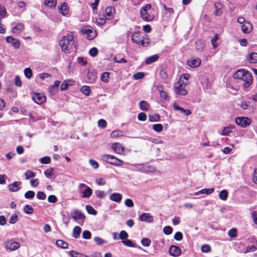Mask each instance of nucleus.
<instances>
[{
  "label": "nucleus",
  "mask_w": 257,
  "mask_h": 257,
  "mask_svg": "<svg viewBox=\"0 0 257 257\" xmlns=\"http://www.w3.org/2000/svg\"><path fill=\"white\" fill-rule=\"evenodd\" d=\"M91 234L89 231L85 230L82 233V237L85 239H89L91 238Z\"/></svg>",
  "instance_id": "56"
},
{
  "label": "nucleus",
  "mask_w": 257,
  "mask_h": 257,
  "mask_svg": "<svg viewBox=\"0 0 257 257\" xmlns=\"http://www.w3.org/2000/svg\"><path fill=\"white\" fill-rule=\"evenodd\" d=\"M81 32L82 34L87 35V39L88 40H92L96 36V32L91 27L88 26L83 27L81 30Z\"/></svg>",
  "instance_id": "6"
},
{
  "label": "nucleus",
  "mask_w": 257,
  "mask_h": 257,
  "mask_svg": "<svg viewBox=\"0 0 257 257\" xmlns=\"http://www.w3.org/2000/svg\"><path fill=\"white\" fill-rule=\"evenodd\" d=\"M81 231V229L79 226H75L73 230V237L75 238H78L80 235Z\"/></svg>",
  "instance_id": "30"
},
{
  "label": "nucleus",
  "mask_w": 257,
  "mask_h": 257,
  "mask_svg": "<svg viewBox=\"0 0 257 257\" xmlns=\"http://www.w3.org/2000/svg\"><path fill=\"white\" fill-rule=\"evenodd\" d=\"M102 160L115 166H121L124 162L111 155L103 154L101 156Z\"/></svg>",
  "instance_id": "4"
},
{
  "label": "nucleus",
  "mask_w": 257,
  "mask_h": 257,
  "mask_svg": "<svg viewBox=\"0 0 257 257\" xmlns=\"http://www.w3.org/2000/svg\"><path fill=\"white\" fill-rule=\"evenodd\" d=\"M144 76L145 75L143 72H138L133 75V78L135 80H138L143 78Z\"/></svg>",
  "instance_id": "57"
},
{
  "label": "nucleus",
  "mask_w": 257,
  "mask_h": 257,
  "mask_svg": "<svg viewBox=\"0 0 257 257\" xmlns=\"http://www.w3.org/2000/svg\"><path fill=\"white\" fill-rule=\"evenodd\" d=\"M159 58L158 54H155L148 57L146 60V63L147 64H150L153 62L156 61Z\"/></svg>",
  "instance_id": "26"
},
{
  "label": "nucleus",
  "mask_w": 257,
  "mask_h": 257,
  "mask_svg": "<svg viewBox=\"0 0 257 257\" xmlns=\"http://www.w3.org/2000/svg\"><path fill=\"white\" fill-rule=\"evenodd\" d=\"M57 0H45L44 5L49 8H54L56 7Z\"/></svg>",
  "instance_id": "31"
},
{
  "label": "nucleus",
  "mask_w": 257,
  "mask_h": 257,
  "mask_svg": "<svg viewBox=\"0 0 257 257\" xmlns=\"http://www.w3.org/2000/svg\"><path fill=\"white\" fill-rule=\"evenodd\" d=\"M44 174L47 178H50L53 175V169L52 168L46 170Z\"/></svg>",
  "instance_id": "61"
},
{
  "label": "nucleus",
  "mask_w": 257,
  "mask_h": 257,
  "mask_svg": "<svg viewBox=\"0 0 257 257\" xmlns=\"http://www.w3.org/2000/svg\"><path fill=\"white\" fill-rule=\"evenodd\" d=\"M59 12L63 16L66 15L68 13L67 5L65 3H63L59 8Z\"/></svg>",
  "instance_id": "29"
},
{
  "label": "nucleus",
  "mask_w": 257,
  "mask_h": 257,
  "mask_svg": "<svg viewBox=\"0 0 257 257\" xmlns=\"http://www.w3.org/2000/svg\"><path fill=\"white\" fill-rule=\"evenodd\" d=\"M115 10L113 7H108L105 9V17L107 20H110L113 18Z\"/></svg>",
  "instance_id": "16"
},
{
  "label": "nucleus",
  "mask_w": 257,
  "mask_h": 257,
  "mask_svg": "<svg viewBox=\"0 0 257 257\" xmlns=\"http://www.w3.org/2000/svg\"><path fill=\"white\" fill-rule=\"evenodd\" d=\"M98 50L96 48L93 47L90 49L89 54L92 57H95L97 55Z\"/></svg>",
  "instance_id": "59"
},
{
  "label": "nucleus",
  "mask_w": 257,
  "mask_h": 257,
  "mask_svg": "<svg viewBox=\"0 0 257 257\" xmlns=\"http://www.w3.org/2000/svg\"><path fill=\"white\" fill-rule=\"evenodd\" d=\"M232 127H224L221 133L222 136H228L229 134L231 132V129L232 128Z\"/></svg>",
  "instance_id": "51"
},
{
  "label": "nucleus",
  "mask_w": 257,
  "mask_h": 257,
  "mask_svg": "<svg viewBox=\"0 0 257 257\" xmlns=\"http://www.w3.org/2000/svg\"><path fill=\"white\" fill-rule=\"evenodd\" d=\"M71 217L74 220H81L82 221V223L85 219V216L84 214L80 210L77 209L74 210L70 213Z\"/></svg>",
  "instance_id": "8"
},
{
  "label": "nucleus",
  "mask_w": 257,
  "mask_h": 257,
  "mask_svg": "<svg viewBox=\"0 0 257 257\" xmlns=\"http://www.w3.org/2000/svg\"><path fill=\"white\" fill-rule=\"evenodd\" d=\"M24 74L27 78H30L33 74L32 70L30 68H27L24 70Z\"/></svg>",
  "instance_id": "50"
},
{
  "label": "nucleus",
  "mask_w": 257,
  "mask_h": 257,
  "mask_svg": "<svg viewBox=\"0 0 257 257\" xmlns=\"http://www.w3.org/2000/svg\"><path fill=\"white\" fill-rule=\"evenodd\" d=\"M40 162L42 164H48L51 162V158L49 157H44L40 159Z\"/></svg>",
  "instance_id": "48"
},
{
  "label": "nucleus",
  "mask_w": 257,
  "mask_h": 257,
  "mask_svg": "<svg viewBox=\"0 0 257 257\" xmlns=\"http://www.w3.org/2000/svg\"><path fill=\"white\" fill-rule=\"evenodd\" d=\"M59 45L63 51L68 53L76 50V43L72 34L64 36L59 42Z\"/></svg>",
  "instance_id": "1"
},
{
  "label": "nucleus",
  "mask_w": 257,
  "mask_h": 257,
  "mask_svg": "<svg viewBox=\"0 0 257 257\" xmlns=\"http://www.w3.org/2000/svg\"><path fill=\"white\" fill-rule=\"evenodd\" d=\"M173 231L172 228L170 226H166L163 228V232L166 235H170Z\"/></svg>",
  "instance_id": "52"
},
{
  "label": "nucleus",
  "mask_w": 257,
  "mask_h": 257,
  "mask_svg": "<svg viewBox=\"0 0 257 257\" xmlns=\"http://www.w3.org/2000/svg\"><path fill=\"white\" fill-rule=\"evenodd\" d=\"M214 191V188H211L209 189H203L199 191V192L201 193V194H210L213 193Z\"/></svg>",
  "instance_id": "43"
},
{
  "label": "nucleus",
  "mask_w": 257,
  "mask_h": 257,
  "mask_svg": "<svg viewBox=\"0 0 257 257\" xmlns=\"http://www.w3.org/2000/svg\"><path fill=\"white\" fill-rule=\"evenodd\" d=\"M109 199L113 201L119 203L122 199V196L119 193H113L110 195Z\"/></svg>",
  "instance_id": "21"
},
{
  "label": "nucleus",
  "mask_w": 257,
  "mask_h": 257,
  "mask_svg": "<svg viewBox=\"0 0 257 257\" xmlns=\"http://www.w3.org/2000/svg\"><path fill=\"white\" fill-rule=\"evenodd\" d=\"M143 38L142 34L140 33H134L132 36V41L135 43H139V40Z\"/></svg>",
  "instance_id": "24"
},
{
  "label": "nucleus",
  "mask_w": 257,
  "mask_h": 257,
  "mask_svg": "<svg viewBox=\"0 0 257 257\" xmlns=\"http://www.w3.org/2000/svg\"><path fill=\"white\" fill-rule=\"evenodd\" d=\"M139 106L141 110L147 111L149 108L150 105L147 101L142 100L139 102Z\"/></svg>",
  "instance_id": "27"
},
{
  "label": "nucleus",
  "mask_w": 257,
  "mask_h": 257,
  "mask_svg": "<svg viewBox=\"0 0 257 257\" xmlns=\"http://www.w3.org/2000/svg\"><path fill=\"white\" fill-rule=\"evenodd\" d=\"M252 29V25L249 22L244 23L241 26V30L243 33H249Z\"/></svg>",
  "instance_id": "20"
},
{
  "label": "nucleus",
  "mask_w": 257,
  "mask_h": 257,
  "mask_svg": "<svg viewBox=\"0 0 257 257\" xmlns=\"http://www.w3.org/2000/svg\"><path fill=\"white\" fill-rule=\"evenodd\" d=\"M109 73L108 72H103L100 77L101 80L105 83H108L109 78Z\"/></svg>",
  "instance_id": "34"
},
{
  "label": "nucleus",
  "mask_w": 257,
  "mask_h": 257,
  "mask_svg": "<svg viewBox=\"0 0 257 257\" xmlns=\"http://www.w3.org/2000/svg\"><path fill=\"white\" fill-rule=\"evenodd\" d=\"M160 120V116L157 113L150 114L149 116V120L151 122H156Z\"/></svg>",
  "instance_id": "33"
},
{
  "label": "nucleus",
  "mask_w": 257,
  "mask_h": 257,
  "mask_svg": "<svg viewBox=\"0 0 257 257\" xmlns=\"http://www.w3.org/2000/svg\"><path fill=\"white\" fill-rule=\"evenodd\" d=\"M26 179L28 180L35 176V174L31 170L27 171L25 173Z\"/></svg>",
  "instance_id": "46"
},
{
  "label": "nucleus",
  "mask_w": 257,
  "mask_h": 257,
  "mask_svg": "<svg viewBox=\"0 0 257 257\" xmlns=\"http://www.w3.org/2000/svg\"><path fill=\"white\" fill-rule=\"evenodd\" d=\"M201 250L202 252H205V253H208L211 250V247L208 244H204L202 245L201 247Z\"/></svg>",
  "instance_id": "49"
},
{
  "label": "nucleus",
  "mask_w": 257,
  "mask_h": 257,
  "mask_svg": "<svg viewBox=\"0 0 257 257\" xmlns=\"http://www.w3.org/2000/svg\"><path fill=\"white\" fill-rule=\"evenodd\" d=\"M186 85L185 83L181 81L175 83L174 86V91L179 95H186L188 92L185 88Z\"/></svg>",
  "instance_id": "5"
},
{
  "label": "nucleus",
  "mask_w": 257,
  "mask_h": 257,
  "mask_svg": "<svg viewBox=\"0 0 257 257\" xmlns=\"http://www.w3.org/2000/svg\"><path fill=\"white\" fill-rule=\"evenodd\" d=\"M6 42L8 43H11L15 49H18L20 46V41L12 36L7 37L6 38Z\"/></svg>",
  "instance_id": "17"
},
{
  "label": "nucleus",
  "mask_w": 257,
  "mask_h": 257,
  "mask_svg": "<svg viewBox=\"0 0 257 257\" xmlns=\"http://www.w3.org/2000/svg\"><path fill=\"white\" fill-rule=\"evenodd\" d=\"M151 7V5L148 4L141 8L140 10V15L144 21L150 22L154 20V16L150 12Z\"/></svg>",
  "instance_id": "3"
},
{
  "label": "nucleus",
  "mask_w": 257,
  "mask_h": 257,
  "mask_svg": "<svg viewBox=\"0 0 257 257\" xmlns=\"http://www.w3.org/2000/svg\"><path fill=\"white\" fill-rule=\"evenodd\" d=\"M21 182L16 181L8 186L9 189L11 192H17L21 189Z\"/></svg>",
  "instance_id": "18"
},
{
  "label": "nucleus",
  "mask_w": 257,
  "mask_h": 257,
  "mask_svg": "<svg viewBox=\"0 0 257 257\" xmlns=\"http://www.w3.org/2000/svg\"><path fill=\"white\" fill-rule=\"evenodd\" d=\"M97 77V72L95 70H88L86 82L89 83H93L96 81Z\"/></svg>",
  "instance_id": "9"
},
{
  "label": "nucleus",
  "mask_w": 257,
  "mask_h": 257,
  "mask_svg": "<svg viewBox=\"0 0 257 257\" xmlns=\"http://www.w3.org/2000/svg\"><path fill=\"white\" fill-rule=\"evenodd\" d=\"M154 217L149 213H144L139 217V220L141 221L152 223L153 222Z\"/></svg>",
  "instance_id": "13"
},
{
  "label": "nucleus",
  "mask_w": 257,
  "mask_h": 257,
  "mask_svg": "<svg viewBox=\"0 0 257 257\" xmlns=\"http://www.w3.org/2000/svg\"><path fill=\"white\" fill-rule=\"evenodd\" d=\"M156 171V168L153 165L145 166V173H153Z\"/></svg>",
  "instance_id": "44"
},
{
  "label": "nucleus",
  "mask_w": 257,
  "mask_h": 257,
  "mask_svg": "<svg viewBox=\"0 0 257 257\" xmlns=\"http://www.w3.org/2000/svg\"><path fill=\"white\" fill-rule=\"evenodd\" d=\"M163 128V127L162 124L160 123L155 124L152 126V128L154 130V131L157 133H160L162 132Z\"/></svg>",
  "instance_id": "41"
},
{
  "label": "nucleus",
  "mask_w": 257,
  "mask_h": 257,
  "mask_svg": "<svg viewBox=\"0 0 257 257\" xmlns=\"http://www.w3.org/2000/svg\"><path fill=\"white\" fill-rule=\"evenodd\" d=\"M24 210L25 212L28 214H31L34 212V209H33V207H32V206L28 205V204L26 205L24 207Z\"/></svg>",
  "instance_id": "42"
},
{
  "label": "nucleus",
  "mask_w": 257,
  "mask_h": 257,
  "mask_svg": "<svg viewBox=\"0 0 257 257\" xmlns=\"http://www.w3.org/2000/svg\"><path fill=\"white\" fill-rule=\"evenodd\" d=\"M251 120L246 117H238L235 119V123L241 127L244 128L251 124Z\"/></svg>",
  "instance_id": "7"
},
{
  "label": "nucleus",
  "mask_w": 257,
  "mask_h": 257,
  "mask_svg": "<svg viewBox=\"0 0 257 257\" xmlns=\"http://www.w3.org/2000/svg\"><path fill=\"white\" fill-rule=\"evenodd\" d=\"M174 238L175 240L180 241L183 238V235L181 232H177L174 235Z\"/></svg>",
  "instance_id": "62"
},
{
  "label": "nucleus",
  "mask_w": 257,
  "mask_h": 257,
  "mask_svg": "<svg viewBox=\"0 0 257 257\" xmlns=\"http://www.w3.org/2000/svg\"><path fill=\"white\" fill-rule=\"evenodd\" d=\"M256 249H257L256 247L253 244V245H252L251 246H248L246 247V250L245 251H243V252L244 253H246L248 252H253V251H255Z\"/></svg>",
  "instance_id": "47"
},
{
  "label": "nucleus",
  "mask_w": 257,
  "mask_h": 257,
  "mask_svg": "<svg viewBox=\"0 0 257 257\" xmlns=\"http://www.w3.org/2000/svg\"><path fill=\"white\" fill-rule=\"evenodd\" d=\"M33 100L37 104H41L46 100V96L41 93H35L33 95Z\"/></svg>",
  "instance_id": "10"
},
{
  "label": "nucleus",
  "mask_w": 257,
  "mask_h": 257,
  "mask_svg": "<svg viewBox=\"0 0 257 257\" xmlns=\"http://www.w3.org/2000/svg\"><path fill=\"white\" fill-rule=\"evenodd\" d=\"M35 192L33 191H28L26 192L25 194V197L26 199H32L35 196Z\"/></svg>",
  "instance_id": "45"
},
{
  "label": "nucleus",
  "mask_w": 257,
  "mask_h": 257,
  "mask_svg": "<svg viewBox=\"0 0 257 257\" xmlns=\"http://www.w3.org/2000/svg\"><path fill=\"white\" fill-rule=\"evenodd\" d=\"M132 166H133L137 171L145 173V166L144 164H133Z\"/></svg>",
  "instance_id": "35"
},
{
  "label": "nucleus",
  "mask_w": 257,
  "mask_h": 257,
  "mask_svg": "<svg viewBox=\"0 0 257 257\" xmlns=\"http://www.w3.org/2000/svg\"><path fill=\"white\" fill-rule=\"evenodd\" d=\"M112 149L115 153L118 154H122L124 151V148L118 143L113 144L112 146Z\"/></svg>",
  "instance_id": "19"
},
{
  "label": "nucleus",
  "mask_w": 257,
  "mask_h": 257,
  "mask_svg": "<svg viewBox=\"0 0 257 257\" xmlns=\"http://www.w3.org/2000/svg\"><path fill=\"white\" fill-rule=\"evenodd\" d=\"M219 197L222 200H226L228 197L227 192L225 190H222L219 194Z\"/></svg>",
  "instance_id": "40"
},
{
  "label": "nucleus",
  "mask_w": 257,
  "mask_h": 257,
  "mask_svg": "<svg viewBox=\"0 0 257 257\" xmlns=\"http://www.w3.org/2000/svg\"><path fill=\"white\" fill-rule=\"evenodd\" d=\"M128 236V234L125 231L122 230L119 233V239L124 240V239H127Z\"/></svg>",
  "instance_id": "53"
},
{
  "label": "nucleus",
  "mask_w": 257,
  "mask_h": 257,
  "mask_svg": "<svg viewBox=\"0 0 257 257\" xmlns=\"http://www.w3.org/2000/svg\"><path fill=\"white\" fill-rule=\"evenodd\" d=\"M107 122L103 119H101L98 121V125L99 127L105 128L106 126Z\"/></svg>",
  "instance_id": "64"
},
{
  "label": "nucleus",
  "mask_w": 257,
  "mask_h": 257,
  "mask_svg": "<svg viewBox=\"0 0 257 257\" xmlns=\"http://www.w3.org/2000/svg\"><path fill=\"white\" fill-rule=\"evenodd\" d=\"M5 247L7 249L15 250L20 247V244L19 243L16 241L9 240L6 242Z\"/></svg>",
  "instance_id": "11"
},
{
  "label": "nucleus",
  "mask_w": 257,
  "mask_h": 257,
  "mask_svg": "<svg viewBox=\"0 0 257 257\" xmlns=\"http://www.w3.org/2000/svg\"><path fill=\"white\" fill-rule=\"evenodd\" d=\"M201 60L198 58H191L187 61L188 66L192 68L198 67L201 64Z\"/></svg>",
  "instance_id": "12"
},
{
  "label": "nucleus",
  "mask_w": 257,
  "mask_h": 257,
  "mask_svg": "<svg viewBox=\"0 0 257 257\" xmlns=\"http://www.w3.org/2000/svg\"><path fill=\"white\" fill-rule=\"evenodd\" d=\"M122 136V132L120 130H116L111 132L110 137L115 138Z\"/></svg>",
  "instance_id": "37"
},
{
  "label": "nucleus",
  "mask_w": 257,
  "mask_h": 257,
  "mask_svg": "<svg viewBox=\"0 0 257 257\" xmlns=\"http://www.w3.org/2000/svg\"><path fill=\"white\" fill-rule=\"evenodd\" d=\"M86 210L88 213L89 214H92L93 215H96L97 214V211L91 206L86 205L85 206Z\"/></svg>",
  "instance_id": "39"
},
{
  "label": "nucleus",
  "mask_w": 257,
  "mask_h": 257,
  "mask_svg": "<svg viewBox=\"0 0 257 257\" xmlns=\"http://www.w3.org/2000/svg\"><path fill=\"white\" fill-rule=\"evenodd\" d=\"M72 81L69 80L68 81L65 80L60 86L61 90H65L68 88V86L72 84Z\"/></svg>",
  "instance_id": "32"
},
{
  "label": "nucleus",
  "mask_w": 257,
  "mask_h": 257,
  "mask_svg": "<svg viewBox=\"0 0 257 257\" xmlns=\"http://www.w3.org/2000/svg\"><path fill=\"white\" fill-rule=\"evenodd\" d=\"M142 244L144 246H149L150 245L151 241L148 238H143L141 241Z\"/></svg>",
  "instance_id": "54"
},
{
  "label": "nucleus",
  "mask_w": 257,
  "mask_h": 257,
  "mask_svg": "<svg viewBox=\"0 0 257 257\" xmlns=\"http://www.w3.org/2000/svg\"><path fill=\"white\" fill-rule=\"evenodd\" d=\"M95 194L98 198L100 199L104 198L105 195V192L101 190H96L95 191Z\"/></svg>",
  "instance_id": "55"
},
{
  "label": "nucleus",
  "mask_w": 257,
  "mask_h": 257,
  "mask_svg": "<svg viewBox=\"0 0 257 257\" xmlns=\"http://www.w3.org/2000/svg\"><path fill=\"white\" fill-rule=\"evenodd\" d=\"M56 244L58 247L64 249L67 248L68 247V243L66 242L61 239L57 240L56 241Z\"/></svg>",
  "instance_id": "28"
},
{
  "label": "nucleus",
  "mask_w": 257,
  "mask_h": 257,
  "mask_svg": "<svg viewBox=\"0 0 257 257\" xmlns=\"http://www.w3.org/2000/svg\"><path fill=\"white\" fill-rule=\"evenodd\" d=\"M79 189H82V187H86V189L83 192V195L82 196V198H88L91 195L92 193V190L89 187L87 186L84 184L81 183L79 184Z\"/></svg>",
  "instance_id": "14"
},
{
  "label": "nucleus",
  "mask_w": 257,
  "mask_h": 257,
  "mask_svg": "<svg viewBox=\"0 0 257 257\" xmlns=\"http://www.w3.org/2000/svg\"><path fill=\"white\" fill-rule=\"evenodd\" d=\"M18 216L17 214H12L10 217V223L11 224L15 223L18 220Z\"/></svg>",
  "instance_id": "58"
},
{
  "label": "nucleus",
  "mask_w": 257,
  "mask_h": 257,
  "mask_svg": "<svg viewBox=\"0 0 257 257\" xmlns=\"http://www.w3.org/2000/svg\"><path fill=\"white\" fill-rule=\"evenodd\" d=\"M234 79H239L243 82V86L247 88L252 83V76L251 74L244 69L237 70L234 74Z\"/></svg>",
  "instance_id": "2"
},
{
  "label": "nucleus",
  "mask_w": 257,
  "mask_h": 257,
  "mask_svg": "<svg viewBox=\"0 0 257 257\" xmlns=\"http://www.w3.org/2000/svg\"><path fill=\"white\" fill-rule=\"evenodd\" d=\"M37 197L40 200H45L46 198V195L43 192L39 191L37 194Z\"/></svg>",
  "instance_id": "60"
},
{
  "label": "nucleus",
  "mask_w": 257,
  "mask_h": 257,
  "mask_svg": "<svg viewBox=\"0 0 257 257\" xmlns=\"http://www.w3.org/2000/svg\"><path fill=\"white\" fill-rule=\"evenodd\" d=\"M248 60L251 63H257V53L252 52L247 57Z\"/></svg>",
  "instance_id": "25"
},
{
  "label": "nucleus",
  "mask_w": 257,
  "mask_h": 257,
  "mask_svg": "<svg viewBox=\"0 0 257 257\" xmlns=\"http://www.w3.org/2000/svg\"><path fill=\"white\" fill-rule=\"evenodd\" d=\"M89 163L90 164V165L91 166V167L94 168V169H97L99 167V164L97 162H96V161L93 160V159H90L89 160Z\"/></svg>",
  "instance_id": "63"
},
{
  "label": "nucleus",
  "mask_w": 257,
  "mask_h": 257,
  "mask_svg": "<svg viewBox=\"0 0 257 257\" xmlns=\"http://www.w3.org/2000/svg\"><path fill=\"white\" fill-rule=\"evenodd\" d=\"M169 252L171 256L178 257L181 254V250L178 246L175 245H171L170 248Z\"/></svg>",
  "instance_id": "15"
},
{
  "label": "nucleus",
  "mask_w": 257,
  "mask_h": 257,
  "mask_svg": "<svg viewBox=\"0 0 257 257\" xmlns=\"http://www.w3.org/2000/svg\"><path fill=\"white\" fill-rule=\"evenodd\" d=\"M24 28L25 26L24 24L22 23H19L15 27L12 28V33L15 34H19L24 30Z\"/></svg>",
  "instance_id": "22"
},
{
  "label": "nucleus",
  "mask_w": 257,
  "mask_h": 257,
  "mask_svg": "<svg viewBox=\"0 0 257 257\" xmlns=\"http://www.w3.org/2000/svg\"><path fill=\"white\" fill-rule=\"evenodd\" d=\"M214 7L215 10L214 12V14L216 16H220L222 13V6L221 4L219 3H214Z\"/></svg>",
  "instance_id": "23"
},
{
  "label": "nucleus",
  "mask_w": 257,
  "mask_h": 257,
  "mask_svg": "<svg viewBox=\"0 0 257 257\" xmlns=\"http://www.w3.org/2000/svg\"><path fill=\"white\" fill-rule=\"evenodd\" d=\"M69 254L71 257H88L86 255L78 253L74 250H71L69 251Z\"/></svg>",
  "instance_id": "36"
},
{
  "label": "nucleus",
  "mask_w": 257,
  "mask_h": 257,
  "mask_svg": "<svg viewBox=\"0 0 257 257\" xmlns=\"http://www.w3.org/2000/svg\"><path fill=\"white\" fill-rule=\"evenodd\" d=\"M80 91L86 96H88L90 94V89L88 86H83L81 87Z\"/></svg>",
  "instance_id": "38"
}]
</instances>
